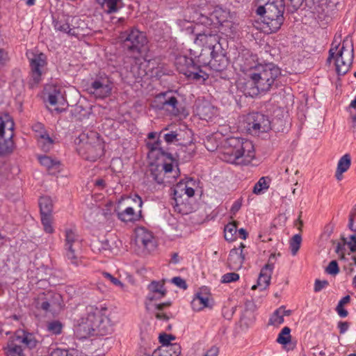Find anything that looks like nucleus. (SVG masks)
Instances as JSON below:
<instances>
[{
    "instance_id": "1",
    "label": "nucleus",
    "mask_w": 356,
    "mask_h": 356,
    "mask_svg": "<svg viewBox=\"0 0 356 356\" xmlns=\"http://www.w3.org/2000/svg\"><path fill=\"white\" fill-rule=\"evenodd\" d=\"M237 61L243 72H248L249 80L247 84L251 87L250 90H252L248 92L250 95H257L259 92L268 91L280 74L279 67L273 63L252 67L249 59H246V61L243 63V57L240 56Z\"/></svg>"
},
{
    "instance_id": "2",
    "label": "nucleus",
    "mask_w": 356,
    "mask_h": 356,
    "mask_svg": "<svg viewBox=\"0 0 356 356\" xmlns=\"http://www.w3.org/2000/svg\"><path fill=\"white\" fill-rule=\"evenodd\" d=\"M106 307L89 305L86 308V314L78 321V332L82 337L89 336H104L113 331V323L108 318Z\"/></svg>"
},
{
    "instance_id": "3",
    "label": "nucleus",
    "mask_w": 356,
    "mask_h": 356,
    "mask_svg": "<svg viewBox=\"0 0 356 356\" xmlns=\"http://www.w3.org/2000/svg\"><path fill=\"white\" fill-rule=\"evenodd\" d=\"M255 156L252 143L244 138L232 137L226 139L221 159L236 165H248Z\"/></svg>"
},
{
    "instance_id": "4",
    "label": "nucleus",
    "mask_w": 356,
    "mask_h": 356,
    "mask_svg": "<svg viewBox=\"0 0 356 356\" xmlns=\"http://www.w3.org/2000/svg\"><path fill=\"white\" fill-rule=\"evenodd\" d=\"M336 40L329 50L327 62L331 63L333 60L337 74L343 76L349 71L353 61V43L349 37H346L341 44H334Z\"/></svg>"
},
{
    "instance_id": "5",
    "label": "nucleus",
    "mask_w": 356,
    "mask_h": 356,
    "mask_svg": "<svg viewBox=\"0 0 356 356\" xmlns=\"http://www.w3.org/2000/svg\"><path fill=\"white\" fill-rule=\"evenodd\" d=\"M219 30L216 26H204L199 23L193 29L195 33L194 44L199 47L211 51V56L215 58L219 54H222V47L218 35Z\"/></svg>"
},
{
    "instance_id": "6",
    "label": "nucleus",
    "mask_w": 356,
    "mask_h": 356,
    "mask_svg": "<svg viewBox=\"0 0 356 356\" xmlns=\"http://www.w3.org/2000/svg\"><path fill=\"white\" fill-rule=\"evenodd\" d=\"M38 343L34 334L19 330L8 340L3 350L6 356H25L24 348L33 349Z\"/></svg>"
},
{
    "instance_id": "7",
    "label": "nucleus",
    "mask_w": 356,
    "mask_h": 356,
    "mask_svg": "<svg viewBox=\"0 0 356 356\" xmlns=\"http://www.w3.org/2000/svg\"><path fill=\"white\" fill-rule=\"evenodd\" d=\"M231 19L232 16L228 10L217 6L210 13L209 17L200 14L197 20L204 26H216V24H219L222 33L227 36H232L236 27Z\"/></svg>"
},
{
    "instance_id": "8",
    "label": "nucleus",
    "mask_w": 356,
    "mask_h": 356,
    "mask_svg": "<svg viewBox=\"0 0 356 356\" xmlns=\"http://www.w3.org/2000/svg\"><path fill=\"white\" fill-rule=\"evenodd\" d=\"M78 152L86 160L95 161L103 154L104 145L96 132L79 136Z\"/></svg>"
},
{
    "instance_id": "9",
    "label": "nucleus",
    "mask_w": 356,
    "mask_h": 356,
    "mask_svg": "<svg viewBox=\"0 0 356 356\" xmlns=\"http://www.w3.org/2000/svg\"><path fill=\"white\" fill-rule=\"evenodd\" d=\"M82 239L72 229L65 232L64 250L66 259L72 265L78 266L82 264Z\"/></svg>"
},
{
    "instance_id": "10",
    "label": "nucleus",
    "mask_w": 356,
    "mask_h": 356,
    "mask_svg": "<svg viewBox=\"0 0 356 356\" xmlns=\"http://www.w3.org/2000/svg\"><path fill=\"white\" fill-rule=\"evenodd\" d=\"M15 123L12 117L6 113L0 114V156L6 155L13 150Z\"/></svg>"
},
{
    "instance_id": "11",
    "label": "nucleus",
    "mask_w": 356,
    "mask_h": 356,
    "mask_svg": "<svg viewBox=\"0 0 356 356\" xmlns=\"http://www.w3.org/2000/svg\"><path fill=\"white\" fill-rule=\"evenodd\" d=\"M243 129L251 135L259 136L271 129L268 116L261 113H251L244 117L242 122Z\"/></svg>"
},
{
    "instance_id": "12",
    "label": "nucleus",
    "mask_w": 356,
    "mask_h": 356,
    "mask_svg": "<svg viewBox=\"0 0 356 356\" xmlns=\"http://www.w3.org/2000/svg\"><path fill=\"white\" fill-rule=\"evenodd\" d=\"M131 200L137 203L139 208L143 206V200L138 195H135L133 199L127 197L119 200L118 205L115 209V212L118 219L122 222H133L138 220L140 218L141 210L136 212L134 207L129 204Z\"/></svg>"
},
{
    "instance_id": "13",
    "label": "nucleus",
    "mask_w": 356,
    "mask_h": 356,
    "mask_svg": "<svg viewBox=\"0 0 356 356\" xmlns=\"http://www.w3.org/2000/svg\"><path fill=\"white\" fill-rule=\"evenodd\" d=\"M26 55L31 67L30 85L34 87L41 81L42 76L45 72L47 57L42 53L36 54L31 51H27Z\"/></svg>"
},
{
    "instance_id": "14",
    "label": "nucleus",
    "mask_w": 356,
    "mask_h": 356,
    "mask_svg": "<svg viewBox=\"0 0 356 356\" xmlns=\"http://www.w3.org/2000/svg\"><path fill=\"white\" fill-rule=\"evenodd\" d=\"M119 39L124 48L137 52L147 42L145 33L134 28L120 33Z\"/></svg>"
},
{
    "instance_id": "15",
    "label": "nucleus",
    "mask_w": 356,
    "mask_h": 356,
    "mask_svg": "<svg viewBox=\"0 0 356 356\" xmlns=\"http://www.w3.org/2000/svg\"><path fill=\"white\" fill-rule=\"evenodd\" d=\"M150 175L158 184H173L178 176V168L174 169L172 163L150 165Z\"/></svg>"
},
{
    "instance_id": "16",
    "label": "nucleus",
    "mask_w": 356,
    "mask_h": 356,
    "mask_svg": "<svg viewBox=\"0 0 356 356\" xmlns=\"http://www.w3.org/2000/svg\"><path fill=\"white\" fill-rule=\"evenodd\" d=\"M113 82L106 75L97 76L88 88V91L95 98L104 99L111 94Z\"/></svg>"
},
{
    "instance_id": "17",
    "label": "nucleus",
    "mask_w": 356,
    "mask_h": 356,
    "mask_svg": "<svg viewBox=\"0 0 356 356\" xmlns=\"http://www.w3.org/2000/svg\"><path fill=\"white\" fill-rule=\"evenodd\" d=\"M45 90L48 91L47 102L54 107V108H49L51 112L56 111L58 113L62 112L64 109L62 106H65V99L61 88L49 86L46 87Z\"/></svg>"
},
{
    "instance_id": "18",
    "label": "nucleus",
    "mask_w": 356,
    "mask_h": 356,
    "mask_svg": "<svg viewBox=\"0 0 356 356\" xmlns=\"http://www.w3.org/2000/svg\"><path fill=\"white\" fill-rule=\"evenodd\" d=\"M275 254H270L268 263L261 270L257 284L252 286V290H255L257 287H259L260 289L263 291L269 286L274 269V262L273 260L275 259Z\"/></svg>"
},
{
    "instance_id": "19",
    "label": "nucleus",
    "mask_w": 356,
    "mask_h": 356,
    "mask_svg": "<svg viewBox=\"0 0 356 356\" xmlns=\"http://www.w3.org/2000/svg\"><path fill=\"white\" fill-rule=\"evenodd\" d=\"M136 243L140 248L150 252L155 248L156 242L152 232L143 227H138L136 231Z\"/></svg>"
},
{
    "instance_id": "20",
    "label": "nucleus",
    "mask_w": 356,
    "mask_h": 356,
    "mask_svg": "<svg viewBox=\"0 0 356 356\" xmlns=\"http://www.w3.org/2000/svg\"><path fill=\"white\" fill-rule=\"evenodd\" d=\"M156 99L161 105V108L168 111L173 115L179 114L178 101L175 97L170 96L168 93H162L156 96Z\"/></svg>"
},
{
    "instance_id": "21",
    "label": "nucleus",
    "mask_w": 356,
    "mask_h": 356,
    "mask_svg": "<svg viewBox=\"0 0 356 356\" xmlns=\"http://www.w3.org/2000/svg\"><path fill=\"white\" fill-rule=\"evenodd\" d=\"M244 248V244L241 243L238 248L231 250L228 258V264L230 268L238 270L242 267L245 259V255L243 253V249Z\"/></svg>"
},
{
    "instance_id": "22",
    "label": "nucleus",
    "mask_w": 356,
    "mask_h": 356,
    "mask_svg": "<svg viewBox=\"0 0 356 356\" xmlns=\"http://www.w3.org/2000/svg\"><path fill=\"white\" fill-rule=\"evenodd\" d=\"M149 293L147 299L149 301L160 300L166 294L164 284L161 282H152L148 285Z\"/></svg>"
},
{
    "instance_id": "23",
    "label": "nucleus",
    "mask_w": 356,
    "mask_h": 356,
    "mask_svg": "<svg viewBox=\"0 0 356 356\" xmlns=\"http://www.w3.org/2000/svg\"><path fill=\"white\" fill-rule=\"evenodd\" d=\"M194 194V189L190 187L186 182L179 181L174 188V200L175 201L176 206L179 205V199H181L184 195H186L188 198L193 197Z\"/></svg>"
},
{
    "instance_id": "24",
    "label": "nucleus",
    "mask_w": 356,
    "mask_h": 356,
    "mask_svg": "<svg viewBox=\"0 0 356 356\" xmlns=\"http://www.w3.org/2000/svg\"><path fill=\"white\" fill-rule=\"evenodd\" d=\"M40 163L44 166L49 174L56 175L60 170V163L58 160L52 159L49 156H39Z\"/></svg>"
},
{
    "instance_id": "25",
    "label": "nucleus",
    "mask_w": 356,
    "mask_h": 356,
    "mask_svg": "<svg viewBox=\"0 0 356 356\" xmlns=\"http://www.w3.org/2000/svg\"><path fill=\"white\" fill-rule=\"evenodd\" d=\"M351 165V156L349 154L342 156L337 163L335 176L338 180H341L342 175L346 172Z\"/></svg>"
},
{
    "instance_id": "26",
    "label": "nucleus",
    "mask_w": 356,
    "mask_h": 356,
    "mask_svg": "<svg viewBox=\"0 0 356 356\" xmlns=\"http://www.w3.org/2000/svg\"><path fill=\"white\" fill-rule=\"evenodd\" d=\"M159 356H179L181 353V347L178 343L167 346H161L157 348Z\"/></svg>"
},
{
    "instance_id": "27",
    "label": "nucleus",
    "mask_w": 356,
    "mask_h": 356,
    "mask_svg": "<svg viewBox=\"0 0 356 356\" xmlns=\"http://www.w3.org/2000/svg\"><path fill=\"white\" fill-rule=\"evenodd\" d=\"M197 113L201 119L207 121L215 115L216 110L213 106L207 102L197 106Z\"/></svg>"
},
{
    "instance_id": "28",
    "label": "nucleus",
    "mask_w": 356,
    "mask_h": 356,
    "mask_svg": "<svg viewBox=\"0 0 356 356\" xmlns=\"http://www.w3.org/2000/svg\"><path fill=\"white\" fill-rule=\"evenodd\" d=\"M175 65L178 71L183 74H189L188 70L193 68L192 59L184 56H178L176 58Z\"/></svg>"
},
{
    "instance_id": "29",
    "label": "nucleus",
    "mask_w": 356,
    "mask_h": 356,
    "mask_svg": "<svg viewBox=\"0 0 356 356\" xmlns=\"http://www.w3.org/2000/svg\"><path fill=\"white\" fill-rule=\"evenodd\" d=\"M107 13H116L122 7V0H97Z\"/></svg>"
},
{
    "instance_id": "30",
    "label": "nucleus",
    "mask_w": 356,
    "mask_h": 356,
    "mask_svg": "<svg viewBox=\"0 0 356 356\" xmlns=\"http://www.w3.org/2000/svg\"><path fill=\"white\" fill-rule=\"evenodd\" d=\"M191 307L196 312L209 307V297L206 295L197 293L191 301Z\"/></svg>"
},
{
    "instance_id": "31",
    "label": "nucleus",
    "mask_w": 356,
    "mask_h": 356,
    "mask_svg": "<svg viewBox=\"0 0 356 356\" xmlns=\"http://www.w3.org/2000/svg\"><path fill=\"white\" fill-rule=\"evenodd\" d=\"M39 206L40 209V215L52 214L53 202L48 196L40 197L39 200Z\"/></svg>"
},
{
    "instance_id": "32",
    "label": "nucleus",
    "mask_w": 356,
    "mask_h": 356,
    "mask_svg": "<svg viewBox=\"0 0 356 356\" xmlns=\"http://www.w3.org/2000/svg\"><path fill=\"white\" fill-rule=\"evenodd\" d=\"M46 299L51 303V306L54 311L60 309L62 307V296L60 294L54 292H48L46 295Z\"/></svg>"
},
{
    "instance_id": "33",
    "label": "nucleus",
    "mask_w": 356,
    "mask_h": 356,
    "mask_svg": "<svg viewBox=\"0 0 356 356\" xmlns=\"http://www.w3.org/2000/svg\"><path fill=\"white\" fill-rule=\"evenodd\" d=\"M270 179L268 177H262L254 184L252 192L256 195L263 193L264 191L269 188Z\"/></svg>"
},
{
    "instance_id": "34",
    "label": "nucleus",
    "mask_w": 356,
    "mask_h": 356,
    "mask_svg": "<svg viewBox=\"0 0 356 356\" xmlns=\"http://www.w3.org/2000/svg\"><path fill=\"white\" fill-rule=\"evenodd\" d=\"M237 225L238 222L234 221L227 224L224 229L225 238L227 241H233L236 238L237 234Z\"/></svg>"
},
{
    "instance_id": "35",
    "label": "nucleus",
    "mask_w": 356,
    "mask_h": 356,
    "mask_svg": "<svg viewBox=\"0 0 356 356\" xmlns=\"http://www.w3.org/2000/svg\"><path fill=\"white\" fill-rule=\"evenodd\" d=\"M38 143L44 152H48L53 146L54 141L48 134L44 135H37Z\"/></svg>"
},
{
    "instance_id": "36",
    "label": "nucleus",
    "mask_w": 356,
    "mask_h": 356,
    "mask_svg": "<svg viewBox=\"0 0 356 356\" xmlns=\"http://www.w3.org/2000/svg\"><path fill=\"white\" fill-rule=\"evenodd\" d=\"M291 329L289 327H284L282 328L280 334H278L277 342L282 345L288 344L291 339Z\"/></svg>"
},
{
    "instance_id": "37",
    "label": "nucleus",
    "mask_w": 356,
    "mask_h": 356,
    "mask_svg": "<svg viewBox=\"0 0 356 356\" xmlns=\"http://www.w3.org/2000/svg\"><path fill=\"white\" fill-rule=\"evenodd\" d=\"M41 222L43 225L44 230L46 233L52 234L54 229L52 226L53 215H41Z\"/></svg>"
},
{
    "instance_id": "38",
    "label": "nucleus",
    "mask_w": 356,
    "mask_h": 356,
    "mask_svg": "<svg viewBox=\"0 0 356 356\" xmlns=\"http://www.w3.org/2000/svg\"><path fill=\"white\" fill-rule=\"evenodd\" d=\"M54 27L56 31L67 33L69 35H74V29L70 28L69 24L65 21H57L54 24Z\"/></svg>"
},
{
    "instance_id": "39",
    "label": "nucleus",
    "mask_w": 356,
    "mask_h": 356,
    "mask_svg": "<svg viewBox=\"0 0 356 356\" xmlns=\"http://www.w3.org/2000/svg\"><path fill=\"white\" fill-rule=\"evenodd\" d=\"M51 356H79V353L76 349L56 348L51 353Z\"/></svg>"
},
{
    "instance_id": "40",
    "label": "nucleus",
    "mask_w": 356,
    "mask_h": 356,
    "mask_svg": "<svg viewBox=\"0 0 356 356\" xmlns=\"http://www.w3.org/2000/svg\"><path fill=\"white\" fill-rule=\"evenodd\" d=\"M170 305V302H165L162 304H158L155 305L156 312L155 316L159 320H162L167 321L170 318L169 316L164 312H163V309L164 307H169Z\"/></svg>"
},
{
    "instance_id": "41",
    "label": "nucleus",
    "mask_w": 356,
    "mask_h": 356,
    "mask_svg": "<svg viewBox=\"0 0 356 356\" xmlns=\"http://www.w3.org/2000/svg\"><path fill=\"white\" fill-rule=\"evenodd\" d=\"M302 237L300 234H295L290 241V250L293 255H296L300 249Z\"/></svg>"
},
{
    "instance_id": "42",
    "label": "nucleus",
    "mask_w": 356,
    "mask_h": 356,
    "mask_svg": "<svg viewBox=\"0 0 356 356\" xmlns=\"http://www.w3.org/2000/svg\"><path fill=\"white\" fill-rule=\"evenodd\" d=\"M47 330L54 334H59L61 333L63 325L57 321H54L47 323Z\"/></svg>"
},
{
    "instance_id": "43",
    "label": "nucleus",
    "mask_w": 356,
    "mask_h": 356,
    "mask_svg": "<svg viewBox=\"0 0 356 356\" xmlns=\"http://www.w3.org/2000/svg\"><path fill=\"white\" fill-rule=\"evenodd\" d=\"M315 10L318 13H324L329 6L328 0H313Z\"/></svg>"
},
{
    "instance_id": "44",
    "label": "nucleus",
    "mask_w": 356,
    "mask_h": 356,
    "mask_svg": "<svg viewBox=\"0 0 356 356\" xmlns=\"http://www.w3.org/2000/svg\"><path fill=\"white\" fill-rule=\"evenodd\" d=\"M137 356H159L157 349L152 351L150 348L140 346L138 350Z\"/></svg>"
},
{
    "instance_id": "45",
    "label": "nucleus",
    "mask_w": 356,
    "mask_h": 356,
    "mask_svg": "<svg viewBox=\"0 0 356 356\" xmlns=\"http://www.w3.org/2000/svg\"><path fill=\"white\" fill-rule=\"evenodd\" d=\"M270 322L273 325H279L284 322V316L282 314V310L277 309L270 318Z\"/></svg>"
},
{
    "instance_id": "46",
    "label": "nucleus",
    "mask_w": 356,
    "mask_h": 356,
    "mask_svg": "<svg viewBox=\"0 0 356 356\" xmlns=\"http://www.w3.org/2000/svg\"><path fill=\"white\" fill-rule=\"evenodd\" d=\"M103 277L108 280L113 285L120 287L122 289H124V284L122 283L118 278L114 277L111 274L104 272L102 273Z\"/></svg>"
},
{
    "instance_id": "47",
    "label": "nucleus",
    "mask_w": 356,
    "mask_h": 356,
    "mask_svg": "<svg viewBox=\"0 0 356 356\" xmlns=\"http://www.w3.org/2000/svg\"><path fill=\"white\" fill-rule=\"evenodd\" d=\"M348 227L352 231L356 232V204L350 212Z\"/></svg>"
},
{
    "instance_id": "48",
    "label": "nucleus",
    "mask_w": 356,
    "mask_h": 356,
    "mask_svg": "<svg viewBox=\"0 0 356 356\" xmlns=\"http://www.w3.org/2000/svg\"><path fill=\"white\" fill-rule=\"evenodd\" d=\"M325 271L327 273L332 275H336L337 274H338L339 272V268L337 261L333 260L330 261L327 267L326 268Z\"/></svg>"
},
{
    "instance_id": "49",
    "label": "nucleus",
    "mask_w": 356,
    "mask_h": 356,
    "mask_svg": "<svg viewBox=\"0 0 356 356\" xmlns=\"http://www.w3.org/2000/svg\"><path fill=\"white\" fill-rule=\"evenodd\" d=\"M239 279V275L236 273H228L222 275V282L229 283L237 281Z\"/></svg>"
},
{
    "instance_id": "50",
    "label": "nucleus",
    "mask_w": 356,
    "mask_h": 356,
    "mask_svg": "<svg viewBox=\"0 0 356 356\" xmlns=\"http://www.w3.org/2000/svg\"><path fill=\"white\" fill-rule=\"evenodd\" d=\"M115 209H116V207H115L113 203L108 202L106 204L104 208L102 209V214L106 218H108L113 211L115 212Z\"/></svg>"
},
{
    "instance_id": "51",
    "label": "nucleus",
    "mask_w": 356,
    "mask_h": 356,
    "mask_svg": "<svg viewBox=\"0 0 356 356\" xmlns=\"http://www.w3.org/2000/svg\"><path fill=\"white\" fill-rule=\"evenodd\" d=\"M175 337L171 334H163L159 336V341L161 346H167L172 344L171 341L174 340Z\"/></svg>"
},
{
    "instance_id": "52",
    "label": "nucleus",
    "mask_w": 356,
    "mask_h": 356,
    "mask_svg": "<svg viewBox=\"0 0 356 356\" xmlns=\"http://www.w3.org/2000/svg\"><path fill=\"white\" fill-rule=\"evenodd\" d=\"M329 284L327 280H316L314 282V290L315 292H319L327 286Z\"/></svg>"
},
{
    "instance_id": "53",
    "label": "nucleus",
    "mask_w": 356,
    "mask_h": 356,
    "mask_svg": "<svg viewBox=\"0 0 356 356\" xmlns=\"http://www.w3.org/2000/svg\"><path fill=\"white\" fill-rule=\"evenodd\" d=\"M160 145H161V142L159 140L154 143H152V144L148 143L147 146H148V148L150 152L149 153L151 154H153L155 152H161V154H163V152L161 149Z\"/></svg>"
},
{
    "instance_id": "54",
    "label": "nucleus",
    "mask_w": 356,
    "mask_h": 356,
    "mask_svg": "<svg viewBox=\"0 0 356 356\" xmlns=\"http://www.w3.org/2000/svg\"><path fill=\"white\" fill-rule=\"evenodd\" d=\"M172 283L179 287L180 289H186L187 284L184 279L180 277H175L172 279Z\"/></svg>"
},
{
    "instance_id": "55",
    "label": "nucleus",
    "mask_w": 356,
    "mask_h": 356,
    "mask_svg": "<svg viewBox=\"0 0 356 356\" xmlns=\"http://www.w3.org/2000/svg\"><path fill=\"white\" fill-rule=\"evenodd\" d=\"M33 129L35 132L36 136L37 135H44L47 133L46 130L44 129V125L42 123H36L33 126Z\"/></svg>"
},
{
    "instance_id": "56",
    "label": "nucleus",
    "mask_w": 356,
    "mask_h": 356,
    "mask_svg": "<svg viewBox=\"0 0 356 356\" xmlns=\"http://www.w3.org/2000/svg\"><path fill=\"white\" fill-rule=\"evenodd\" d=\"M177 134L175 131H171L170 133L165 134L164 135V139L166 143H171L177 140Z\"/></svg>"
},
{
    "instance_id": "57",
    "label": "nucleus",
    "mask_w": 356,
    "mask_h": 356,
    "mask_svg": "<svg viewBox=\"0 0 356 356\" xmlns=\"http://www.w3.org/2000/svg\"><path fill=\"white\" fill-rule=\"evenodd\" d=\"M219 350L216 346H212L207 350L203 356H218Z\"/></svg>"
},
{
    "instance_id": "58",
    "label": "nucleus",
    "mask_w": 356,
    "mask_h": 356,
    "mask_svg": "<svg viewBox=\"0 0 356 356\" xmlns=\"http://www.w3.org/2000/svg\"><path fill=\"white\" fill-rule=\"evenodd\" d=\"M50 305H51V303L49 302V300L45 298V300L40 304V307L46 312L54 311V309H52L51 306Z\"/></svg>"
},
{
    "instance_id": "59",
    "label": "nucleus",
    "mask_w": 356,
    "mask_h": 356,
    "mask_svg": "<svg viewBox=\"0 0 356 356\" xmlns=\"http://www.w3.org/2000/svg\"><path fill=\"white\" fill-rule=\"evenodd\" d=\"M338 327L340 330V333L343 334L348 330L349 324L347 322H339L338 324Z\"/></svg>"
},
{
    "instance_id": "60",
    "label": "nucleus",
    "mask_w": 356,
    "mask_h": 356,
    "mask_svg": "<svg viewBox=\"0 0 356 356\" xmlns=\"http://www.w3.org/2000/svg\"><path fill=\"white\" fill-rule=\"evenodd\" d=\"M138 67L137 65V63L136 62V65L131 67V72L133 73L134 76L140 77L143 75V73L145 72L144 71H143L142 72L140 71L137 72L136 70H138Z\"/></svg>"
},
{
    "instance_id": "61",
    "label": "nucleus",
    "mask_w": 356,
    "mask_h": 356,
    "mask_svg": "<svg viewBox=\"0 0 356 356\" xmlns=\"http://www.w3.org/2000/svg\"><path fill=\"white\" fill-rule=\"evenodd\" d=\"M337 312L338 313V314L341 316V317H346L348 316V312L347 310H346L343 306H341L339 307V305H337Z\"/></svg>"
},
{
    "instance_id": "62",
    "label": "nucleus",
    "mask_w": 356,
    "mask_h": 356,
    "mask_svg": "<svg viewBox=\"0 0 356 356\" xmlns=\"http://www.w3.org/2000/svg\"><path fill=\"white\" fill-rule=\"evenodd\" d=\"M188 73L189 74H184V75L186 76L188 78H192L193 79L197 80L201 76L197 72H193V71L191 70V69L188 70Z\"/></svg>"
},
{
    "instance_id": "63",
    "label": "nucleus",
    "mask_w": 356,
    "mask_h": 356,
    "mask_svg": "<svg viewBox=\"0 0 356 356\" xmlns=\"http://www.w3.org/2000/svg\"><path fill=\"white\" fill-rule=\"evenodd\" d=\"M241 203L239 202V201H236L232 208H231V211L235 214L240 209H241Z\"/></svg>"
},
{
    "instance_id": "64",
    "label": "nucleus",
    "mask_w": 356,
    "mask_h": 356,
    "mask_svg": "<svg viewBox=\"0 0 356 356\" xmlns=\"http://www.w3.org/2000/svg\"><path fill=\"white\" fill-rule=\"evenodd\" d=\"M350 297L349 296H344L338 303L339 307L343 306L350 302Z\"/></svg>"
}]
</instances>
